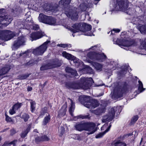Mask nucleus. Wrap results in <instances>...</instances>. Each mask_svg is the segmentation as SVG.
Segmentation results:
<instances>
[{
    "label": "nucleus",
    "instance_id": "nucleus-33",
    "mask_svg": "<svg viewBox=\"0 0 146 146\" xmlns=\"http://www.w3.org/2000/svg\"><path fill=\"white\" fill-rule=\"evenodd\" d=\"M138 83H139V86H138V91L139 92V93H141L143 91L145 90V88H144L143 87V84L139 80L138 81Z\"/></svg>",
    "mask_w": 146,
    "mask_h": 146
},
{
    "label": "nucleus",
    "instance_id": "nucleus-48",
    "mask_svg": "<svg viewBox=\"0 0 146 146\" xmlns=\"http://www.w3.org/2000/svg\"><path fill=\"white\" fill-rule=\"evenodd\" d=\"M73 138L74 139H76L77 140H80L81 139V138L80 136L77 134H74L73 135Z\"/></svg>",
    "mask_w": 146,
    "mask_h": 146
},
{
    "label": "nucleus",
    "instance_id": "nucleus-57",
    "mask_svg": "<svg viewBox=\"0 0 146 146\" xmlns=\"http://www.w3.org/2000/svg\"><path fill=\"white\" fill-rule=\"evenodd\" d=\"M37 139V140H39V139H41V137H36L35 139V142L36 143H39V142H40V141H37L36 140V139Z\"/></svg>",
    "mask_w": 146,
    "mask_h": 146
},
{
    "label": "nucleus",
    "instance_id": "nucleus-45",
    "mask_svg": "<svg viewBox=\"0 0 146 146\" xmlns=\"http://www.w3.org/2000/svg\"><path fill=\"white\" fill-rule=\"evenodd\" d=\"M78 118H82V119L89 118V117L88 115H80L78 116Z\"/></svg>",
    "mask_w": 146,
    "mask_h": 146
},
{
    "label": "nucleus",
    "instance_id": "nucleus-44",
    "mask_svg": "<svg viewBox=\"0 0 146 146\" xmlns=\"http://www.w3.org/2000/svg\"><path fill=\"white\" fill-rule=\"evenodd\" d=\"M29 75L28 74H23L20 76L19 78L20 79H25L28 78Z\"/></svg>",
    "mask_w": 146,
    "mask_h": 146
},
{
    "label": "nucleus",
    "instance_id": "nucleus-38",
    "mask_svg": "<svg viewBox=\"0 0 146 146\" xmlns=\"http://www.w3.org/2000/svg\"><path fill=\"white\" fill-rule=\"evenodd\" d=\"M50 117L49 115L46 116L44 118L43 121V124L44 125H45L47 123L50 121Z\"/></svg>",
    "mask_w": 146,
    "mask_h": 146
},
{
    "label": "nucleus",
    "instance_id": "nucleus-11",
    "mask_svg": "<svg viewBox=\"0 0 146 146\" xmlns=\"http://www.w3.org/2000/svg\"><path fill=\"white\" fill-rule=\"evenodd\" d=\"M81 82L83 84V87L84 89H87L90 88L93 82V80L91 78H82Z\"/></svg>",
    "mask_w": 146,
    "mask_h": 146
},
{
    "label": "nucleus",
    "instance_id": "nucleus-29",
    "mask_svg": "<svg viewBox=\"0 0 146 146\" xmlns=\"http://www.w3.org/2000/svg\"><path fill=\"white\" fill-rule=\"evenodd\" d=\"M65 70L66 72L70 73L73 76L76 75V71L70 68L66 67Z\"/></svg>",
    "mask_w": 146,
    "mask_h": 146
},
{
    "label": "nucleus",
    "instance_id": "nucleus-43",
    "mask_svg": "<svg viewBox=\"0 0 146 146\" xmlns=\"http://www.w3.org/2000/svg\"><path fill=\"white\" fill-rule=\"evenodd\" d=\"M127 8H127L126 11H123L125 12L128 14H129V15H131L132 14V9L130 8L129 9Z\"/></svg>",
    "mask_w": 146,
    "mask_h": 146
},
{
    "label": "nucleus",
    "instance_id": "nucleus-10",
    "mask_svg": "<svg viewBox=\"0 0 146 146\" xmlns=\"http://www.w3.org/2000/svg\"><path fill=\"white\" fill-rule=\"evenodd\" d=\"M26 40V38L24 36H20L18 37L14 42L13 45V48L17 49L21 46L25 45Z\"/></svg>",
    "mask_w": 146,
    "mask_h": 146
},
{
    "label": "nucleus",
    "instance_id": "nucleus-1",
    "mask_svg": "<svg viewBox=\"0 0 146 146\" xmlns=\"http://www.w3.org/2000/svg\"><path fill=\"white\" fill-rule=\"evenodd\" d=\"M95 123L91 122H81L78 123L75 125L76 129L81 131H88V135L92 134L96 131Z\"/></svg>",
    "mask_w": 146,
    "mask_h": 146
},
{
    "label": "nucleus",
    "instance_id": "nucleus-41",
    "mask_svg": "<svg viewBox=\"0 0 146 146\" xmlns=\"http://www.w3.org/2000/svg\"><path fill=\"white\" fill-rule=\"evenodd\" d=\"M29 117V115L25 113H24L21 116V118L23 119L25 122L28 121Z\"/></svg>",
    "mask_w": 146,
    "mask_h": 146
},
{
    "label": "nucleus",
    "instance_id": "nucleus-31",
    "mask_svg": "<svg viewBox=\"0 0 146 146\" xmlns=\"http://www.w3.org/2000/svg\"><path fill=\"white\" fill-rule=\"evenodd\" d=\"M93 65L97 70L99 71L102 70L103 68V66L102 64L94 62L93 63Z\"/></svg>",
    "mask_w": 146,
    "mask_h": 146
},
{
    "label": "nucleus",
    "instance_id": "nucleus-59",
    "mask_svg": "<svg viewBox=\"0 0 146 146\" xmlns=\"http://www.w3.org/2000/svg\"><path fill=\"white\" fill-rule=\"evenodd\" d=\"M127 70L126 69L125 70H124L123 71H122L121 72V73H122V72H123V75H124L125 74H126V72H127Z\"/></svg>",
    "mask_w": 146,
    "mask_h": 146
},
{
    "label": "nucleus",
    "instance_id": "nucleus-7",
    "mask_svg": "<svg viewBox=\"0 0 146 146\" xmlns=\"http://www.w3.org/2000/svg\"><path fill=\"white\" fill-rule=\"evenodd\" d=\"M118 108V107H114L110 110L108 114L103 117L102 119V122H105L111 121L114 117L115 111H117Z\"/></svg>",
    "mask_w": 146,
    "mask_h": 146
},
{
    "label": "nucleus",
    "instance_id": "nucleus-23",
    "mask_svg": "<svg viewBox=\"0 0 146 146\" xmlns=\"http://www.w3.org/2000/svg\"><path fill=\"white\" fill-rule=\"evenodd\" d=\"M28 25L30 26L29 27L27 26V27L26 28V29H29L30 28H32L33 29L35 30H37L39 28V26L38 25L33 23L32 22H29Z\"/></svg>",
    "mask_w": 146,
    "mask_h": 146
},
{
    "label": "nucleus",
    "instance_id": "nucleus-18",
    "mask_svg": "<svg viewBox=\"0 0 146 146\" xmlns=\"http://www.w3.org/2000/svg\"><path fill=\"white\" fill-rule=\"evenodd\" d=\"M71 0H61L59 1V4L60 6L63 7L65 9V10H67L69 9V7L66 9V7H68L69 5L71 2Z\"/></svg>",
    "mask_w": 146,
    "mask_h": 146
},
{
    "label": "nucleus",
    "instance_id": "nucleus-60",
    "mask_svg": "<svg viewBox=\"0 0 146 146\" xmlns=\"http://www.w3.org/2000/svg\"><path fill=\"white\" fill-rule=\"evenodd\" d=\"M132 135V133H129V134H127L126 135H125L124 136L125 137H129V136H131Z\"/></svg>",
    "mask_w": 146,
    "mask_h": 146
},
{
    "label": "nucleus",
    "instance_id": "nucleus-26",
    "mask_svg": "<svg viewBox=\"0 0 146 146\" xmlns=\"http://www.w3.org/2000/svg\"><path fill=\"white\" fill-rule=\"evenodd\" d=\"M17 142V140H14L11 142L6 141L1 146H10L11 145H13V146H15Z\"/></svg>",
    "mask_w": 146,
    "mask_h": 146
},
{
    "label": "nucleus",
    "instance_id": "nucleus-13",
    "mask_svg": "<svg viewBox=\"0 0 146 146\" xmlns=\"http://www.w3.org/2000/svg\"><path fill=\"white\" fill-rule=\"evenodd\" d=\"M117 44L119 46H123L127 48H124V49L127 50H129L131 46L132 43L131 42L126 40H122L119 42H117Z\"/></svg>",
    "mask_w": 146,
    "mask_h": 146
},
{
    "label": "nucleus",
    "instance_id": "nucleus-9",
    "mask_svg": "<svg viewBox=\"0 0 146 146\" xmlns=\"http://www.w3.org/2000/svg\"><path fill=\"white\" fill-rule=\"evenodd\" d=\"M49 41H47L38 48L34 49L33 51V53L36 55L42 54L46 51L48 47V44L50 42Z\"/></svg>",
    "mask_w": 146,
    "mask_h": 146
},
{
    "label": "nucleus",
    "instance_id": "nucleus-51",
    "mask_svg": "<svg viewBox=\"0 0 146 146\" xmlns=\"http://www.w3.org/2000/svg\"><path fill=\"white\" fill-rule=\"evenodd\" d=\"M120 31V30L119 29H114L111 31V34L113 35V34H114V33H113V32H114L116 33H119Z\"/></svg>",
    "mask_w": 146,
    "mask_h": 146
},
{
    "label": "nucleus",
    "instance_id": "nucleus-12",
    "mask_svg": "<svg viewBox=\"0 0 146 146\" xmlns=\"http://www.w3.org/2000/svg\"><path fill=\"white\" fill-rule=\"evenodd\" d=\"M99 104V102L95 99L91 100L90 102L85 103L84 106L87 108L94 109L98 106Z\"/></svg>",
    "mask_w": 146,
    "mask_h": 146
},
{
    "label": "nucleus",
    "instance_id": "nucleus-8",
    "mask_svg": "<svg viewBox=\"0 0 146 146\" xmlns=\"http://www.w3.org/2000/svg\"><path fill=\"white\" fill-rule=\"evenodd\" d=\"M127 88L125 84H124L118 88H115L114 89L113 95L116 98L122 97L123 94L127 91Z\"/></svg>",
    "mask_w": 146,
    "mask_h": 146
},
{
    "label": "nucleus",
    "instance_id": "nucleus-64",
    "mask_svg": "<svg viewBox=\"0 0 146 146\" xmlns=\"http://www.w3.org/2000/svg\"><path fill=\"white\" fill-rule=\"evenodd\" d=\"M44 113H41L40 114V116H41V115H44Z\"/></svg>",
    "mask_w": 146,
    "mask_h": 146
},
{
    "label": "nucleus",
    "instance_id": "nucleus-58",
    "mask_svg": "<svg viewBox=\"0 0 146 146\" xmlns=\"http://www.w3.org/2000/svg\"><path fill=\"white\" fill-rule=\"evenodd\" d=\"M32 88L31 87H28L27 88V90L28 91H31L32 90Z\"/></svg>",
    "mask_w": 146,
    "mask_h": 146
},
{
    "label": "nucleus",
    "instance_id": "nucleus-17",
    "mask_svg": "<svg viewBox=\"0 0 146 146\" xmlns=\"http://www.w3.org/2000/svg\"><path fill=\"white\" fill-rule=\"evenodd\" d=\"M106 107V104L102 105L101 107L93 111V112L96 115H100L101 113L105 112Z\"/></svg>",
    "mask_w": 146,
    "mask_h": 146
},
{
    "label": "nucleus",
    "instance_id": "nucleus-16",
    "mask_svg": "<svg viewBox=\"0 0 146 146\" xmlns=\"http://www.w3.org/2000/svg\"><path fill=\"white\" fill-rule=\"evenodd\" d=\"M43 36L42 32L38 31L32 33L30 36V37L32 38V41H33L40 38Z\"/></svg>",
    "mask_w": 146,
    "mask_h": 146
},
{
    "label": "nucleus",
    "instance_id": "nucleus-54",
    "mask_svg": "<svg viewBox=\"0 0 146 146\" xmlns=\"http://www.w3.org/2000/svg\"><path fill=\"white\" fill-rule=\"evenodd\" d=\"M60 131L61 132V133L60 135L62 136L63 135V133H64L65 131L64 128V127H61V129H60Z\"/></svg>",
    "mask_w": 146,
    "mask_h": 146
},
{
    "label": "nucleus",
    "instance_id": "nucleus-39",
    "mask_svg": "<svg viewBox=\"0 0 146 146\" xmlns=\"http://www.w3.org/2000/svg\"><path fill=\"white\" fill-rule=\"evenodd\" d=\"M115 146H127V145L124 142L118 141L115 143Z\"/></svg>",
    "mask_w": 146,
    "mask_h": 146
},
{
    "label": "nucleus",
    "instance_id": "nucleus-15",
    "mask_svg": "<svg viewBox=\"0 0 146 146\" xmlns=\"http://www.w3.org/2000/svg\"><path fill=\"white\" fill-rule=\"evenodd\" d=\"M72 27L73 29L70 27H68L67 28L73 33L79 32L82 29L81 24L80 23H75L73 25Z\"/></svg>",
    "mask_w": 146,
    "mask_h": 146
},
{
    "label": "nucleus",
    "instance_id": "nucleus-3",
    "mask_svg": "<svg viewBox=\"0 0 146 146\" xmlns=\"http://www.w3.org/2000/svg\"><path fill=\"white\" fill-rule=\"evenodd\" d=\"M88 58L94 60H97L101 62L105 60L106 58V56L104 53L94 52V53H88L87 55Z\"/></svg>",
    "mask_w": 146,
    "mask_h": 146
},
{
    "label": "nucleus",
    "instance_id": "nucleus-5",
    "mask_svg": "<svg viewBox=\"0 0 146 146\" xmlns=\"http://www.w3.org/2000/svg\"><path fill=\"white\" fill-rule=\"evenodd\" d=\"M129 1L127 0H117V4L115 7L117 10L123 11L126 10L128 7Z\"/></svg>",
    "mask_w": 146,
    "mask_h": 146
},
{
    "label": "nucleus",
    "instance_id": "nucleus-19",
    "mask_svg": "<svg viewBox=\"0 0 146 146\" xmlns=\"http://www.w3.org/2000/svg\"><path fill=\"white\" fill-rule=\"evenodd\" d=\"M79 101L83 104L84 106L85 103L90 102L91 100L90 96L85 95L79 96Z\"/></svg>",
    "mask_w": 146,
    "mask_h": 146
},
{
    "label": "nucleus",
    "instance_id": "nucleus-63",
    "mask_svg": "<svg viewBox=\"0 0 146 146\" xmlns=\"http://www.w3.org/2000/svg\"><path fill=\"white\" fill-rule=\"evenodd\" d=\"M9 129V128H6V129H4L3 130V132H4V131H7V130H8Z\"/></svg>",
    "mask_w": 146,
    "mask_h": 146
},
{
    "label": "nucleus",
    "instance_id": "nucleus-56",
    "mask_svg": "<svg viewBox=\"0 0 146 146\" xmlns=\"http://www.w3.org/2000/svg\"><path fill=\"white\" fill-rule=\"evenodd\" d=\"M33 63V62L32 61H30L29 62H28L26 64V66H31L32 65Z\"/></svg>",
    "mask_w": 146,
    "mask_h": 146
},
{
    "label": "nucleus",
    "instance_id": "nucleus-49",
    "mask_svg": "<svg viewBox=\"0 0 146 146\" xmlns=\"http://www.w3.org/2000/svg\"><path fill=\"white\" fill-rule=\"evenodd\" d=\"M16 111V110H15V109L12 107V109L10 110L9 113L10 114L12 115L15 113Z\"/></svg>",
    "mask_w": 146,
    "mask_h": 146
},
{
    "label": "nucleus",
    "instance_id": "nucleus-32",
    "mask_svg": "<svg viewBox=\"0 0 146 146\" xmlns=\"http://www.w3.org/2000/svg\"><path fill=\"white\" fill-rule=\"evenodd\" d=\"M63 56L68 60H71L73 58V56L71 54L67 53L66 51H64L62 53Z\"/></svg>",
    "mask_w": 146,
    "mask_h": 146
},
{
    "label": "nucleus",
    "instance_id": "nucleus-28",
    "mask_svg": "<svg viewBox=\"0 0 146 146\" xmlns=\"http://www.w3.org/2000/svg\"><path fill=\"white\" fill-rule=\"evenodd\" d=\"M111 126V125L110 124L108 127L106 129L105 131L103 132L100 133L99 134L97 135L96 136V138H100L102 137L103 135L105 134L106 133L108 132L110 129Z\"/></svg>",
    "mask_w": 146,
    "mask_h": 146
},
{
    "label": "nucleus",
    "instance_id": "nucleus-62",
    "mask_svg": "<svg viewBox=\"0 0 146 146\" xmlns=\"http://www.w3.org/2000/svg\"><path fill=\"white\" fill-rule=\"evenodd\" d=\"M67 44V47H70L71 46V45L70 44Z\"/></svg>",
    "mask_w": 146,
    "mask_h": 146
},
{
    "label": "nucleus",
    "instance_id": "nucleus-25",
    "mask_svg": "<svg viewBox=\"0 0 146 146\" xmlns=\"http://www.w3.org/2000/svg\"><path fill=\"white\" fill-rule=\"evenodd\" d=\"M99 46V45H97L91 47L88 49V50H90V51L89 53L92 52V53H94V52L98 53L99 50H100V48Z\"/></svg>",
    "mask_w": 146,
    "mask_h": 146
},
{
    "label": "nucleus",
    "instance_id": "nucleus-21",
    "mask_svg": "<svg viewBox=\"0 0 146 146\" xmlns=\"http://www.w3.org/2000/svg\"><path fill=\"white\" fill-rule=\"evenodd\" d=\"M66 106L64 105L61 108L58 112V115L60 117H62L65 115L66 111Z\"/></svg>",
    "mask_w": 146,
    "mask_h": 146
},
{
    "label": "nucleus",
    "instance_id": "nucleus-52",
    "mask_svg": "<svg viewBox=\"0 0 146 146\" xmlns=\"http://www.w3.org/2000/svg\"><path fill=\"white\" fill-rule=\"evenodd\" d=\"M71 60H72L74 63H78L79 62V60L73 56V58Z\"/></svg>",
    "mask_w": 146,
    "mask_h": 146
},
{
    "label": "nucleus",
    "instance_id": "nucleus-35",
    "mask_svg": "<svg viewBox=\"0 0 146 146\" xmlns=\"http://www.w3.org/2000/svg\"><path fill=\"white\" fill-rule=\"evenodd\" d=\"M30 130V127H28L27 129L23 132L21 134V137L24 138L27 135V134L29 132Z\"/></svg>",
    "mask_w": 146,
    "mask_h": 146
},
{
    "label": "nucleus",
    "instance_id": "nucleus-40",
    "mask_svg": "<svg viewBox=\"0 0 146 146\" xmlns=\"http://www.w3.org/2000/svg\"><path fill=\"white\" fill-rule=\"evenodd\" d=\"M31 110L32 112H33L35 111V102L34 101L30 102Z\"/></svg>",
    "mask_w": 146,
    "mask_h": 146
},
{
    "label": "nucleus",
    "instance_id": "nucleus-61",
    "mask_svg": "<svg viewBox=\"0 0 146 146\" xmlns=\"http://www.w3.org/2000/svg\"><path fill=\"white\" fill-rule=\"evenodd\" d=\"M107 125V124H104L101 128V130H103V128H104L105 127H106Z\"/></svg>",
    "mask_w": 146,
    "mask_h": 146
},
{
    "label": "nucleus",
    "instance_id": "nucleus-14",
    "mask_svg": "<svg viewBox=\"0 0 146 146\" xmlns=\"http://www.w3.org/2000/svg\"><path fill=\"white\" fill-rule=\"evenodd\" d=\"M56 62H51L50 63L47 64H43L40 67L41 70H44L53 68H55L57 66Z\"/></svg>",
    "mask_w": 146,
    "mask_h": 146
},
{
    "label": "nucleus",
    "instance_id": "nucleus-50",
    "mask_svg": "<svg viewBox=\"0 0 146 146\" xmlns=\"http://www.w3.org/2000/svg\"><path fill=\"white\" fill-rule=\"evenodd\" d=\"M29 53L27 51H26L24 52H22L20 53V56H23L24 57H26L28 56Z\"/></svg>",
    "mask_w": 146,
    "mask_h": 146
},
{
    "label": "nucleus",
    "instance_id": "nucleus-4",
    "mask_svg": "<svg viewBox=\"0 0 146 146\" xmlns=\"http://www.w3.org/2000/svg\"><path fill=\"white\" fill-rule=\"evenodd\" d=\"M78 9L76 8L73 9H68L67 10H65V14L68 17L70 18L73 21L78 19Z\"/></svg>",
    "mask_w": 146,
    "mask_h": 146
},
{
    "label": "nucleus",
    "instance_id": "nucleus-6",
    "mask_svg": "<svg viewBox=\"0 0 146 146\" xmlns=\"http://www.w3.org/2000/svg\"><path fill=\"white\" fill-rule=\"evenodd\" d=\"M15 35L12 32L9 30L0 31V38L3 40L7 41L13 38Z\"/></svg>",
    "mask_w": 146,
    "mask_h": 146
},
{
    "label": "nucleus",
    "instance_id": "nucleus-2",
    "mask_svg": "<svg viewBox=\"0 0 146 146\" xmlns=\"http://www.w3.org/2000/svg\"><path fill=\"white\" fill-rule=\"evenodd\" d=\"M5 12L4 9H0V28H1L7 26L12 20L11 16L7 15Z\"/></svg>",
    "mask_w": 146,
    "mask_h": 146
},
{
    "label": "nucleus",
    "instance_id": "nucleus-30",
    "mask_svg": "<svg viewBox=\"0 0 146 146\" xmlns=\"http://www.w3.org/2000/svg\"><path fill=\"white\" fill-rule=\"evenodd\" d=\"M71 104H70V106L69 110V111L71 115L72 116H73V114L72 113L74 111L75 109V105L72 100H71Z\"/></svg>",
    "mask_w": 146,
    "mask_h": 146
},
{
    "label": "nucleus",
    "instance_id": "nucleus-34",
    "mask_svg": "<svg viewBox=\"0 0 146 146\" xmlns=\"http://www.w3.org/2000/svg\"><path fill=\"white\" fill-rule=\"evenodd\" d=\"M138 29L141 34L146 33V26H139Z\"/></svg>",
    "mask_w": 146,
    "mask_h": 146
},
{
    "label": "nucleus",
    "instance_id": "nucleus-22",
    "mask_svg": "<svg viewBox=\"0 0 146 146\" xmlns=\"http://www.w3.org/2000/svg\"><path fill=\"white\" fill-rule=\"evenodd\" d=\"M10 69V68L9 65H7L2 68L0 70V76L7 74Z\"/></svg>",
    "mask_w": 146,
    "mask_h": 146
},
{
    "label": "nucleus",
    "instance_id": "nucleus-20",
    "mask_svg": "<svg viewBox=\"0 0 146 146\" xmlns=\"http://www.w3.org/2000/svg\"><path fill=\"white\" fill-rule=\"evenodd\" d=\"M46 24L50 25H55L56 21V20L54 18L50 16H48Z\"/></svg>",
    "mask_w": 146,
    "mask_h": 146
},
{
    "label": "nucleus",
    "instance_id": "nucleus-27",
    "mask_svg": "<svg viewBox=\"0 0 146 146\" xmlns=\"http://www.w3.org/2000/svg\"><path fill=\"white\" fill-rule=\"evenodd\" d=\"M91 29V26L90 25H86L84 26L83 25L82 26V29L80 31L86 32L90 31Z\"/></svg>",
    "mask_w": 146,
    "mask_h": 146
},
{
    "label": "nucleus",
    "instance_id": "nucleus-47",
    "mask_svg": "<svg viewBox=\"0 0 146 146\" xmlns=\"http://www.w3.org/2000/svg\"><path fill=\"white\" fill-rule=\"evenodd\" d=\"M138 118L139 117L137 115L134 116L131 119V122L135 123L138 120Z\"/></svg>",
    "mask_w": 146,
    "mask_h": 146
},
{
    "label": "nucleus",
    "instance_id": "nucleus-46",
    "mask_svg": "<svg viewBox=\"0 0 146 146\" xmlns=\"http://www.w3.org/2000/svg\"><path fill=\"white\" fill-rule=\"evenodd\" d=\"M5 116L6 117L5 120L6 121L8 122H12V120L11 117H9L7 115L5 114Z\"/></svg>",
    "mask_w": 146,
    "mask_h": 146
},
{
    "label": "nucleus",
    "instance_id": "nucleus-36",
    "mask_svg": "<svg viewBox=\"0 0 146 146\" xmlns=\"http://www.w3.org/2000/svg\"><path fill=\"white\" fill-rule=\"evenodd\" d=\"M79 7L82 11H84L86 10L88 7L86 4L83 3L80 4Z\"/></svg>",
    "mask_w": 146,
    "mask_h": 146
},
{
    "label": "nucleus",
    "instance_id": "nucleus-24",
    "mask_svg": "<svg viewBox=\"0 0 146 146\" xmlns=\"http://www.w3.org/2000/svg\"><path fill=\"white\" fill-rule=\"evenodd\" d=\"M48 16L42 13H40L39 14L38 19L40 22L46 23Z\"/></svg>",
    "mask_w": 146,
    "mask_h": 146
},
{
    "label": "nucleus",
    "instance_id": "nucleus-42",
    "mask_svg": "<svg viewBox=\"0 0 146 146\" xmlns=\"http://www.w3.org/2000/svg\"><path fill=\"white\" fill-rule=\"evenodd\" d=\"M21 106V104L18 103L15 104L13 106V107L15 109V110H16L19 108Z\"/></svg>",
    "mask_w": 146,
    "mask_h": 146
},
{
    "label": "nucleus",
    "instance_id": "nucleus-37",
    "mask_svg": "<svg viewBox=\"0 0 146 146\" xmlns=\"http://www.w3.org/2000/svg\"><path fill=\"white\" fill-rule=\"evenodd\" d=\"M41 138L39 140H37V139H36L37 141H48L49 140V138L45 135H43L41 137Z\"/></svg>",
    "mask_w": 146,
    "mask_h": 146
},
{
    "label": "nucleus",
    "instance_id": "nucleus-55",
    "mask_svg": "<svg viewBox=\"0 0 146 146\" xmlns=\"http://www.w3.org/2000/svg\"><path fill=\"white\" fill-rule=\"evenodd\" d=\"M16 133V131L13 129H12L10 131V134L11 135H13Z\"/></svg>",
    "mask_w": 146,
    "mask_h": 146
},
{
    "label": "nucleus",
    "instance_id": "nucleus-53",
    "mask_svg": "<svg viewBox=\"0 0 146 146\" xmlns=\"http://www.w3.org/2000/svg\"><path fill=\"white\" fill-rule=\"evenodd\" d=\"M67 44H59L57 45L58 46L64 48L67 47Z\"/></svg>",
    "mask_w": 146,
    "mask_h": 146
}]
</instances>
